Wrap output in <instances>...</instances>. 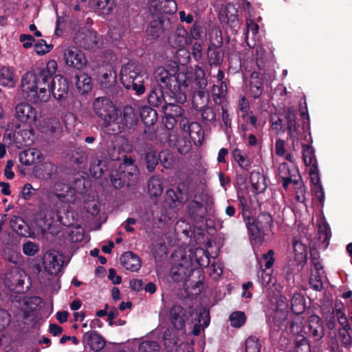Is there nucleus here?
I'll list each match as a JSON object with an SVG mask.
<instances>
[{
	"label": "nucleus",
	"mask_w": 352,
	"mask_h": 352,
	"mask_svg": "<svg viewBox=\"0 0 352 352\" xmlns=\"http://www.w3.org/2000/svg\"><path fill=\"white\" fill-rule=\"evenodd\" d=\"M153 76L155 85L166 89L170 100L181 104L186 102L188 78L185 73L179 72V67L176 63L157 67Z\"/></svg>",
	"instance_id": "nucleus-1"
},
{
	"label": "nucleus",
	"mask_w": 352,
	"mask_h": 352,
	"mask_svg": "<svg viewBox=\"0 0 352 352\" xmlns=\"http://www.w3.org/2000/svg\"><path fill=\"white\" fill-rule=\"evenodd\" d=\"M56 70V62L51 60L45 66L36 67L27 72L21 80L23 91L32 93L35 102L48 101L50 81L55 76Z\"/></svg>",
	"instance_id": "nucleus-2"
},
{
	"label": "nucleus",
	"mask_w": 352,
	"mask_h": 352,
	"mask_svg": "<svg viewBox=\"0 0 352 352\" xmlns=\"http://www.w3.org/2000/svg\"><path fill=\"white\" fill-rule=\"evenodd\" d=\"M249 239L252 245H260L268 236L274 227L272 215L267 212H261L256 217H249L244 220Z\"/></svg>",
	"instance_id": "nucleus-3"
},
{
	"label": "nucleus",
	"mask_w": 352,
	"mask_h": 352,
	"mask_svg": "<svg viewBox=\"0 0 352 352\" xmlns=\"http://www.w3.org/2000/svg\"><path fill=\"white\" fill-rule=\"evenodd\" d=\"M133 158L125 159L120 162L118 169L112 170L109 174L110 181L116 189H121L126 185L130 186L138 179L139 169Z\"/></svg>",
	"instance_id": "nucleus-4"
},
{
	"label": "nucleus",
	"mask_w": 352,
	"mask_h": 352,
	"mask_svg": "<svg viewBox=\"0 0 352 352\" xmlns=\"http://www.w3.org/2000/svg\"><path fill=\"white\" fill-rule=\"evenodd\" d=\"M120 82L126 89H132L135 94L142 95L145 91L142 67L137 62H129L120 69Z\"/></svg>",
	"instance_id": "nucleus-5"
},
{
	"label": "nucleus",
	"mask_w": 352,
	"mask_h": 352,
	"mask_svg": "<svg viewBox=\"0 0 352 352\" xmlns=\"http://www.w3.org/2000/svg\"><path fill=\"white\" fill-rule=\"evenodd\" d=\"M92 106L96 115L102 121L104 127H108L118 120V111L109 98H97L94 100Z\"/></svg>",
	"instance_id": "nucleus-6"
},
{
	"label": "nucleus",
	"mask_w": 352,
	"mask_h": 352,
	"mask_svg": "<svg viewBox=\"0 0 352 352\" xmlns=\"http://www.w3.org/2000/svg\"><path fill=\"white\" fill-rule=\"evenodd\" d=\"M192 197L193 192L187 182H181L166 192V201L172 207L184 205Z\"/></svg>",
	"instance_id": "nucleus-7"
},
{
	"label": "nucleus",
	"mask_w": 352,
	"mask_h": 352,
	"mask_svg": "<svg viewBox=\"0 0 352 352\" xmlns=\"http://www.w3.org/2000/svg\"><path fill=\"white\" fill-rule=\"evenodd\" d=\"M70 87L71 84L66 78L55 75L50 81V96L52 94L60 105H65L67 102Z\"/></svg>",
	"instance_id": "nucleus-8"
},
{
	"label": "nucleus",
	"mask_w": 352,
	"mask_h": 352,
	"mask_svg": "<svg viewBox=\"0 0 352 352\" xmlns=\"http://www.w3.org/2000/svg\"><path fill=\"white\" fill-rule=\"evenodd\" d=\"M74 42L79 47L96 51L100 48L102 38L96 31L85 30L76 33Z\"/></svg>",
	"instance_id": "nucleus-9"
},
{
	"label": "nucleus",
	"mask_w": 352,
	"mask_h": 352,
	"mask_svg": "<svg viewBox=\"0 0 352 352\" xmlns=\"http://www.w3.org/2000/svg\"><path fill=\"white\" fill-rule=\"evenodd\" d=\"M63 59L66 66L78 71L83 70L89 63L85 53L76 46H69L64 50Z\"/></svg>",
	"instance_id": "nucleus-10"
},
{
	"label": "nucleus",
	"mask_w": 352,
	"mask_h": 352,
	"mask_svg": "<svg viewBox=\"0 0 352 352\" xmlns=\"http://www.w3.org/2000/svg\"><path fill=\"white\" fill-rule=\"evenodd\" d=\"M25 272L19 267L7 270L3 279L5 286L13 292L21 294L25 292Z\"/></svg>",
	"instance_id": "nucleus-11"
},
{
	"label": "nucleus",
	"mask_w": 352,
	"mask_h": 352,
	"mask_svg": "<svg viewBox=\"0 0 352 352\" xmlns=\"http://www.w3.org/2000/svg\"><path fill=\"white\" fill-rule=\"evenodd\" d=\"M104 151H99L91 157L89 171L93 177L99 179L102 177L104 172L112 167L109 164Z\"/></svg>",
	"instance_id": "nucleus-12"
},
{
	"label": "nucleus",
	"mask_w": 352,
	"mask_h": 352,
	"mask_svg": "<svg viewBox=\"0 0 352 352\" xmlns=\"http://www.w3.org/2000/svg\"><path fill=\"white\" fill-rule=\"evenodd\" d=\"M15 117L17 120L27 124L31 129L37 125V111L28 102H21L15 107Z\"/></svg>",
	"instance_id": "nucleus-13"
},
{
	"label": "nucleus",
	"mask_w": 352,
	"mask_h": 352,
	"mask_svg": "<svg viewBox=\"0 0 352 352\" xmlns=\"http://www.w3.org/2000/svg\"><path fill=\"white\" fill-rule=\"evenodd\" d=\"M303 332L314 341L320 340L324 336L323 321L318 315H311L303 326Z\"/></svg>",
	"instance_id": "nucleus-14"
},
{
	"label": "nucleus",
	"mask_w": 352,
	"mask_h": 352,
	"mask_svg": "<svg viewBox=\"0 0 352 352\" xmlns=\"http://www.w3.org/2000/svg\"><path fill=\"white\" fill-rule=\"evenodd\" d=\"M147 7L148 16L173 14L177 10L175 0H148Z\"/></svg>",
	"instance_id": "nucleus-15"
},
{
	"label": "nucleus",
	"mask_w": 352,
	"mask_h": 352,
	"mask_svg": "<svg viewBox=\"0 0 352 352\" xmlns=\"http://www.w3.org/2000/svg\"><path fill=\"white\" fill-rule=\"evenodd\" d=\"M148 24L146 32L150 39L155 40L160 38L166 29L165 23H169V20L165 16L160 14L148 16Z\"/></svg>",
	"instance_id": "nucleus-16"
},
{
	"label": "nucleus",
	"mask_w": 352,
	"mask_h": 352,
	"mask_svg": "<svg viewBox=\"0 0 352 352\" xmlns=\"http://www.w3.org/2000/svg\"><path fill=\"white\" fill-rule=\"evenodd\" d=\"M284 117L286 122V126H284L283 132L287 131L289 139L294 143L298 140L300 126L297 125L296 113L294 107H289L284 110Z\"/></svg>",
	"instance_id": "nucleus-17"
},
{
	"label": "nucleus",
	"mask_w": 352,
	"mask_h": 352,
	"mask_svg": "<svg viewBox=\"0 0 352 352\" xmlns=\"http://www.w3.org/2000/svg\"><path fill=\"white\" fill-rule=\"evenodd\" d=\"M168 319L175 329L182 330L186 326V321L188 320L187 311L182 305L175 304L170 309Z\"/></svg>",
	"instance_id": "nucleus-18"
},
{
	"label": "nucleus",
	"mask_w": 352,
	"mask_h": 352,
	"mask_svg": "<svg viewBox=\"0 0 352 352\" xmlns=\"http://www.w3.org/2000/svg\"><path fill=\"white\" fill-rule=\"evenodd\" d=\"M186 210L188 216L196 223H201L204 221L206 214V207L201 201L198 200L197 195H194V199L186 205Z\"/></svg>",
	"instance_id": "nucleus-19"
},
{
	"label": "nucleus",
	"mask_w": 352,
	"mask_h": 352,
	"mask_svg": "<svg viewBox=\"0 0 352 352\" xmlns=\"http://www.w3.org/2000/svg\"><path fill=\"white\" fill-rule=\"evenodd\" d=\"M105 152L112 167L116 166L118 162H124L125 159L133 158L131 156L126 155L124 146L118 142H113Z\"/></svg>",
	"instance_id": "nucleus-20"
},
{
	"label": "nucleus",
	"mask_w": 352,
	"mask_h": 352,
	"mask_svg": "<svg viewBox=\"0 0 352 352\" xmlns=\"http://www.w3.org/2000/svg\"><path fill=\"white\" fill-rule=\"evenodd\" d=\"M33 173L38 179H51L58 174L57 166L52 162H45L34 166Z\"/></svg>",
	"instance_id": "nucleus-21"
},
{
	"label": "nucleus",
	"mask_w": 352,
	"mask_h": 352,
	"mask_svg": "<svg viewBox=\"0 0 352 352\" xmlns=\"http://www.w3.org/2000/svg\"><path fill=\"white\" fill-rule=\"evenodd\" d=\"M263 74L256 71L252 72L248 85L250 96L255 100L259 98L263 92Z\"/></svg>",
	"instance_id": "nucleus-22"
},
{
	"label": "nucleus",
	"mask_w": 352,
	"mask_h": 352,
	"mask_svg": "<svg viewBox=\"0 0 352 352\" xmlns=\"http://www.w3.org/2000/svg\"><path fill=\"white\" fill-rule=\"evenodd\" d=\"M164 89L155 84L151 86L147 95V100L151 106L161 109L166 107L167 102L165 99Z\"/></svg>",
	"instance_id": "nucleus-23"
},
{
	"label": "nucleus",
	"mask_w": 352,
	"mask_h": 352,
	"mask_svg": "<svg viewBox=\"0 0 352 352\" xmlns=\"http://www.w3.org/2000/svg\"><path fill=\"white\" fill-rule=\"evenodd\" d=\"M221 23L228 24L233 30L239 26L238 10L232 3H228L220 14Z\"/></svg>",
	"instance_id": "nucleus-24"
},
{
	"label": "nucleus",
	"mask_w": 352,
	"mask_h": 352,
	"mask_svg": "<svg viewBox=\"0 0 352 352\" xmlns=\"http://www.w3.org/2000/svg\"><path fill=\"white\" fill-rule=\"evenodd\" d=\"M168 42L175 48L184 47L191 43L189 33L182 25L177 26L174 34L168 38Z\"/></svg>",
	"instance_id": "nucleus-25"
},
{
	"label": "nucleus",
	"mask_w": 352,
	"mask_h": 352,
	"mask_svg": "<svg viewBox=\"0 0 352 352\" xmlns=\"http://www.w3.org/2000/svg\"><path fill=\"white\" fill-rule=\"evenodd\" d=\"M82 342L86 343L92 351H100L106 346L104 338L96 331L85 333L82 337Z\"/></svg>",
	"instance_id": "nucleus-26"
},
{
	"label": "nucleus",
	"mask_w": 352,
	"mask_h": 352,
	"mask_svg": "<svg viewBox=\"0 0 352 352\" xmlns=\"http://www.w3.org/2000/svg\"><path fill=\"white\" fill-rule=\"evenodd\" d=\"M138 122V114L135 112V109L131 106L126 105L124 107L121 114L120 124L123 129H130L135 126Z\"/></svg>",
	"instance_id": "nucleus-27"
},
{
	"label": "nucleus",
	"mask_w": 352,
	"mask_h": 352,
	"mask_svg": "<svg viewBox=\"0 0 352 352\" xmlns=\"http://www.w3.org/2000/svg\"><path fill=\"white\" fill-rule=\"evenodd\" d=\"M122 266L127 270L138 272L142 265L140 258L132 252H126L120 257Z\"/></svg>",
	"instance_id": "nucleus-28"
},
{
	"label": "nucleus",
	"mask_w": 352,
	"mask_h": 352,
	"mask_svg": "<svg viewBox=\"0 0 352 352\" xmlns=\"http://www.w3.org/2000/svg\"><path fill=\"white\" fill-rule=\"evenodd\" d=\"M75 85L79 93L87 94L93 87L91 77L86 73L77 74L75 75Z\"/></svg>",
	"instance_id": "nucleus-29"
},
{
	"label": "nucleus",
	"mask_w": 352,
	"mask_h": 352,
	"mask_svg": "<svg viewBox=\"0 0 352 352\" xmlns=\"http://www.w3.org/2000/svg\"><path fill=\"white\" fill-rule=\"evenodd\" d=\"M197 116L204 124H209L216 121L217 113L214 108L208 104L201 105L199 108L194 109Z\"/></svg>",
	"instance_id": "nucleus-30"
},
{
	"label": "nucleus",
	"mask_w": 352,
	"mask_h": 352,
	"mask_svg": "<svg viewBox=\"0 0 352 352\" xmlns=\"http://www.w3.org/2000/svg\"><path fill=\"white\" fill-rule=\"evenodd\" d=\"M117 75L113 69L102 70L98 76V82L102 89H109L116 83Z\"/></svg>",
	"instance_id": "nucleus-31"
},
{
	"label": "nucleus",
	"mask_w": 352,
	"mask_h": 352,
	"mask_svg": "<svg viewBox=\"0 0 352 352\" xmlns=\"http://www.w3.org/2000/svg\"><path fill=\"white\" fill-rule=\"evenodd\" d=\"M192 270L182 263L173 265L170 271V278L176 282L185 280L191 275Z\"/></svg>",
	"instance_id": "nucleus-32"
},
{
	"label": "nucleus",
	"mask_w": 352,
	"mask_h": 352,
	"mask_svg": "<svg viewBox=\"0 0 352 352\" xmlns=\"http://www.w3.org/2000/svg\"><path fill=\"white\" fill-rule=\"evenodd\" d=\"M250 181L252 187L258 192H263L267 187L265 177L261 173L252 170L250 174Z\"/></svg>",
	"instance_id": "nucleus-33"
},
{
	"label": "nucleus",
	"mask_w": 352,
	"mask_h": 352,
	"mask_svg": "<svg viewBox=\"0 0 352 352\" xmlns=\"http://www.w3.org/2000/svg\"><path fill=\"white\" fill-rule=\"evenodd\" d=\"M139 115L146 126L154 125L158 118L157 111L146 105L141 108Z\"/></svg>",
	"instance_id": "nucleus-34"
},
{
	"label": "nucleus",
	"mask_w": 352,
	"mask_h": 352,
	"mask_svg": "<svg viewBox=\"0 0 352 352\" xmlns=\"http://www.w3.org/2000/svg\"><path fill=\"white\" fill-rule=\"evenodd\" d=\"M195 145H201L204 140V131L198 122H191L189 130L186 131Z\"/></svg>",
	"instance_id": "nucleus-35"
},
{
	"label": "nucleus",
	"mask_w": 352,
	"mask_h": 352,
	"mask_svg": "<svg viewBox=\"0 0 352 352\" xmlns=\"http://www.w3.org/2000/svg\"><path fill=\"white\" fill-rule=\"evenodd\" d=\"M232 157L243 172L250 171L252 160L247 155H243L239 148H235L232 150Z\"/></svg>",
	"instance_id": "nucleus-36"
},
{
	"label": "nucleus",
	"mask_w": 352,
	"mask_h": 352,
	"mask_svg": "<svg viewBox=\"0 0 352 352\" xmlns=\"http://www.w3.org/2000/svg\"><path fill=\"white\" fill-rule=\"evenodd\" d=\"M89 3L99 14H109L114 7V0H89Z\"/></svg>",
	"instance_id": "nucleus-37"
},
{
	"label": "nucleus",
	"mask_w": 352,
	"mask_h": 352,
	"mask_svg": "<svg viewBox=\"0 0 352 352\" xmlns=\"http://www.w3.org/2000/svg\"><path fill=\"white\" fill-rule=\"evenodd\" d=\"M45 270L50 275H56L60 271L61 265L56 256L48 255L43 258Z\"/></svg>",
	"instance_id": "nucleus-38"
},
{
	"label": "nucleus",
	"mask_w": 352,
	"mask_h": 352,
	"mask_svg": "<svg viewBox=\"0 0 352 352\" xmlns=\"http://www.w3.org/2000/svg\"><path fill=\"white\" fill-rule=\"evenodd\" d=\"M291 309L297 316L305 312L306 309V300L302 294L295 293L293 295L291 299Z\"/></svg>",
	"instance_id": "nucleus-39"
},
{
	"label": "nucleus",
	"mask_w": 352,
	"mask_h": 352,
	"mask_svg": "<svg viewBox=\"0 0 352 352\" xmlns=\"http://www.w3.org/2000/svg\"><path fill=\"white\" fill-rule=\"evenodd\" d=\"M207 57L210 66H219L223 62L224 52L221 48L208 47Z\"/></svg>",
	"instance_id": "nucleus-40"
},
{
	"label": "nucleus",
	"mask_w": 352,
	"mask_h": 352,
	"mask_svg": "<svg viewBox=\"0 0 352 352\" xmlns=\"http://www.w3.org/2000/svg\"><path fill=\"white\" fill-rule=\"evenodd\" d=\"M16 80L14 78L13 70L10 67H3L0 69V85L8 87H14Z\"/></svg>",
	"instance_id": "nucleus-41"
},
{
	"label": "nucleus",
	"mask_w": 352,
	"mask_h": 352,
	"mask_svg": "<svg viewBox=\"0 0 352 352\" xmlns=\"http://www.w3.org/2000/svg\"><path fill=\"white\" fill-rule=\"evenodd\" d=\"M148 192L151 197H157L163 192V185L162 180L156 177H152L148 182Z\"/></svg>",
	"instance_id": "nucleus-42"
},
{
	"label": "nucleus",
	"mask_w": 352,
	"mask_h": 352,
	"mask_svg": "<svg viewBox=\"0 0 352 352\" xmlns=\"http://www.w3.org/2000/svg\"><path fill=\"white\" fill-rule=\"evenodd\" d=\"M295 259L299 262L307 260V247L300 239L295 237L292 241Z\"/></svg>",
	"instance_id": "nucleus-43"
},
{
	"label": "nucleus",
	"mask_w": 352,
	"mask_h": 352,
	"mask_svg": "<svg viewBox=\"0 0 352 352\" xmlns=\"http://www.w3.org/2000/svg\"><path fill=\"white\" fill-rule=\"evenodd\" d=\"M175 103L176 102H167L166 107H164L162 111L164 115L170 116L174 118H181L182 116L184 115L185 111L181 106Z\"/></svg>",
	"instance_id": "nucleus-44"
},
{
	"label": "nucleus",
	"mask_w": 352,
	"mask_h": 352,
	"mask_svg": "<svg viewBox=\"0 0 352 352\" xmlns=\"http://www.w3.org/2000/svg\"><path fill=\"white\" fill-rule=\"evenodd\" d=\"M302 158L306 166H318L315 151L311 146L303 144Z\"/></svg>",
	"instance_id": "nucleus-45"
},
{
	"label": "nucleus",
	"mask_w": 352,
	"mask_h": 352,
	"mask_svg": "<svg viewBox=\"0 0 352 352\" xmlns=\"http://www.w3.org/2000/svg\"><path fill=\"white\" fill-rule=\"evenodd\" d=\"M209 101L208 92L205 89H199L195 92L192 100L193 109L199 108L201 105L208 104Z\"/></svg>",
	"instance_id": "nucleus-46"
},
{
	"label": "nucleus",
	"mask_w": 352,
	"mask_h": 352,
	"mask_svg": "<svg viewBox=\"0 0 352 352\" xmlns=\"http://www.w3.org/2000/svg\"><path fill=\"white\" fill-rule=\"evenodd\" d=\"M145 163L148 172H154L159 163L158 153L156 151L148 149L145 155Z\"/></svg>",
	"instance_id": "nucleus-47"
},
{
	"label": "nucleus",
	"mask_w": 352,
	"mask_h": 352,
	"mask_svg": "<svg viewBox=\"0 0 352 352\" xmlns=\"http://www.w3.org/2000/svg\"><path fill=\"white\" fill-rule=\"evenodd\" d=\"M213 100L216 104H221L227 94V86L221 82L220 86L213 87Z\"/></svg>",
	"instance_id": "nucleus-48"
},
{
	"label": "nucleus",
	"mask_w": 352,
	"mask_h": 352,
	"mask_svg": "<svg viewBox=\"0 0 352 352\" xmlns=\"http://www.w3.org/2000/svg\"><path fill=\"white\" fill-rule=\"evenodd\" d=\"M10 226L19 235L25 236L27 224L22 218L13 217L10 221Z\"/></svg>",
	"instance_id": "nucleus-49"
},
{
	"label": "nucleus",
	"mask_w": 352,
	"mask_h": 352,
	"mask_svg": "<svg viewBox=\"0 0 352 352\" xmlns=\"http://www.w3.org/2000/svg\"><path fill=\"white\" fill-rule=\"evenodd\" d=\"M229 320L232 327L240 328L245 323L246 316L244 312L236 311L230 314Z\"/></svg>",
	"instance_id": "nucleus-50"
},
{
	"label": "nucleus",
	"mask_w": 352,
	"mask_h": 352,
	"mask_svg": "<svg viewBox=\"0 0 352 352\" xmlns=\"http://www.w3.org/2000/svg\"><path fill=\"white\" fill-rule=\"evenodd\" d=\"M175 147L182 155H185L191 148V142L186 137H177L175 143Z\"/></svg>",
	"instance_id": "nucleus-51"
},
{
	"label": "nucleus",
	"mask_w": 352,
	"mask_h": 352,
	"mask_svg": "<svg viewBox=\"0 0 352 352\" xmlns=\"http://www.w3.org/2000/svg\"><path fill=\"white\" fill-rule=\"evenodd\" d=\"M296 352H311V346L307 338L304 335H299L295 340Z\"/></svg>",
	"instance_id": "nucleus-52"
},
{
	"label": "nucleus",
	"mask_w": 352,
	"mask_h": 352,
	"mask_svg": "<svg viewBox=\"0 0 352 352\" xmlns=\"http://www.w3.org/2000/svg\"><path fill=\"white\" fill-rule=\"evenodd\" d=\"M89 182L84 177H77L73 182V188L76 192L82 195L87 191Z\"/></svg>",
	"instance_id": "nucleus-53"
},
{
	"label": "nucleus",
	"mask_w": 352,
	"mask_h": 352,
	"mask_svg": "<svg viewBox=\"0 0 352 352\" xmlns=\"http://www.w3.org/2000/svg\"><path fill=\"white\" fill-rule=\"evenodd\" d=\"M87 152L82 148H78L74 150L71 160L74 164H82L87 162Z\"/></svg>",
	"instance_id": "nucleus-54"
},
{
	"label": "nucleus",
	"mask_w": 352,
	"mask_h": 352,
	"mask_svg": "<svg viewBox=\"0 0 352 352\" xmlns=\"http://www.w3.org/2000/svg\"><path fill=\"white\" fill-rule=\"evenodd\" d=\"M160 345L156 341L145 340L142 342L138 347L139 352H157Z\"/></svg>",
	"instance_id": "nucleus-55"
},
{
	"label": "nucleus",
	"mask_w": 352,
	"mask_h": 352,
	"mask_svg": "<svg viewBox=\"0 0 352 352\" xmlns=\"http://www.w3.org/2000/svg\"><path fill=\"white\" fill-rule=\"evenodd\" d=\"M261 344L258 338L250 336L245 341V352H261Z\"/></svg>",
	"instance_id": "nucleus-56"
},
{
	"label": "nucleus",
	"mask_w": 352,
	"mask_h": 352,
	"mask_svg": "<svg viewBox=\"0 0 352 352\" xmlns=\"http://www.w3.org/2000/svg\"><path fill=\"white\" fill-rule=\"evenodd\" d=\"M158 160L161 165L166 168L169 169L173 166V157L172 155L167 151H163L158 153Z\"/></svg>",
	"instance_id": "nucleus-57"
},
{
	"label": "nucleus",
	"mask_w": 352,
	"mask_h": 352,
	"mask_svg": "<svg viewBox=\"0 0 352 352\" xmlns=\"http://www.w3.org/2000/svg\"><path fill=\"white\" fill-rule=\"evenodd\" d=\"M318 239L322 243H329L331 237V229L328 224H322L318 226Z\"/></svg>",
	"instance_id": "nucleus-58"
},
{
	"label": "nucleus",
	"mask_w": 352,
	"mask_h": 352,
	"mask_svg": "<svg viewBox=\"0 0 352 352\" xmlns=\"http://www.w3.org/2000/svg\"><path fill=\"white\" fill-rule=\"evenodd\" d=\"M53 46L52 45H47L45 40L40 39L34 45V49L36 54L39 55H43L51 51Z\"/></svg>",
	"instance_id": "nucleus-59"
},
{
	"label": "nucleus",
	"mask_w": 352,
	"mask_h": 352,
	"mask_svg": "<svg viewBox=\"0 0 352 352\" xmlns=\"http://www.w3.org/2000/svg\"><path fill=\"white\" fill-rule=\"evenodd\" d=\"M223 45L222 32L220 30H214L211 34L210 44L208 47L221 48Z\"/></svg>",
	"instance_id": "nucleus-60"
},
{
	"label": "nucleus",
	"mask_w": 352,
	"mask_h": 352,
	"mask_svg": "<svg viewBox=\"0 0 352 352\" xmlns=\"http://www.w3.org/2000/svg\"><path fill=\"white\" fill-rule=\"evenodd\" d=\"M38 251V245L32 241H28L23 245V252L26 256H34Z\"/></svg>",
	"instance_id": "nucleus-61"
},
{
	"label": "nucleus",
	"mask_w": 352,
	"mask_h": 352,
	"mask_svg": "<svg viewBox=\"0 0 352 352\" xmlns=\"http://www.w3.org/2000/svg\"><path fill=\"white\" fill-rule=\"evenodd\" d=\"M309 284L314 290L320 292L323 289V283L318 272L316 274H311L309 278Z\"/></svg>",
	"instance_id": "nucleus-62"
},
{
	"label": "nucleus",
	"mask_w": 352,
	"mask_h": 352,
	"mask_svg": "<svg viewBox=\"0 0 352 352\" xmlns=\"http://www.w3.org/2000/svg\"><path fill=\"white\" fill-rule=\"evenodd\" d=\"M197 315L198 316L197 320L199 323L201 324L202 328H206L209 325L210 321L209 311L203 308L199 310Z\"/></svg>",
	"instance_id": "nucleus-63"
},
{
	"label": "nucleus",
	"mask_w": 352,
	"mask_h": 352,
	"mask_svg": "<svg viewBox=\"0 0 352 352\" xmlns=\"http://www.w3.org/2000/svg\"><path fill=\"white\" fill-rule=\"evenodd\" d=\"M34 152L31 150L24 151L19 155V160L21 164L29 166L34 162Z\"/></svg>",
	"instance_id": "nucleus-64"
}]
</instances>
